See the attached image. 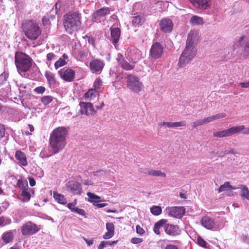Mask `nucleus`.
<instances>
[{"mask_svg": "<svg viewBox=\"0 0 249 249\" xmlns=\"http://www.w3.org/2000/svg\"><path fill=\"white\" fill-rule=\"evenodd\" d=\"M197 33L196 31H191L189 33L186 42V47L179 58L178 66L182 68L189 63L196 54L194 42L197 40Z\"/></svg>", "mask_w": 249, "mask_h": 249, "instance_id": "obj_1", "label": "nucleus"}, {"mask_svg": "<svg viewBox=\"0 0 249 249\" xmlns=\"http://www.w3.org/2000/svg\"><path fill=\"white\" fill-rule=\"evenodd\" d=\"M68 131L64 127H58L51 133L49 144L52 149L53 154H56L62 150L66 144Z\"/></svg>", "mask_w": 249, "mask_h": 249, "instance_id": "obj_2", "label": "nucleus"}, {"mask_svg": "<svg viewBox=\"0 0 249 249\" xmlns=\"http://www.w3.org/2000/svg\"><path fill=\"white\" fill-rule=\"evenodd\" d=\"M64 18L63 25L67 33L72 35L79 29L81 24L80 14L77 12L69 13Z\"/></svg>", "mask_w": 249, "mask_h": 249, "instance_id": "obj_3", "label": "nucleus"}, {"mask_svg": "<svg viewBox=\"0 0 249 249\" xmlns=\"http://www.w3.org/2000/svg\"><path fill=\"white\" fill-rule=\"evenodd\" d=\"M15 64L19 73L23 76L32 66V58L28 55L20 52H17L15 56Z\"/></svg>", "mask_w": 249, "mask_h": 249, "instance_id": "obj_4", "label": "nucleus"}, {"mask_svg": "<svg viewBox=\"0 0 249 249\" xmlns=\"http://www.w3.org/2000/svg\"><path fill=\"white\" fill-rule=\"evenodd\" d=\"M23 31L26 36L32 40H36L41 33L38 25L33 19L26 22L23 27Z\"/></svg>", "mask_w": 249, "mask_h": 249, "instance_id": "obj_5", "label": "nucleus"}, {"mask_svg": "<svg viewBox=\"0 0 249 249\" xmlns=\"http://www.w3.org/2000/svg\"><path fill=\"white\" fill-rule=\"evenodd\" d=\"M127 87L132 91L139 93L143 89V86L142 82L140 81L138 76L132 74H129L126 77Z\"/></svg>", "mask_w": 249, "mask_h": 249, "instance_id": "obj_6", "label": "nucleus"}, {"mask_svg": "<svg viewBox=\"0 0 249 249\" xmlns=\"http://www.w3.org/2000/svg\"><path fill=\"white\" fill-rule=\"evenodd\" d=\"M244 129H245L244 125L234 126L227 129L214 132L213 133V136L218 138L228 137L233 134L240 133Z\"/></svg>", "mask_w": 249, "mask_h": 249, "instance_id": "obj_7", "label": "nucleus"}, {"mask_svg": "<svg viewBox=\"0 0 249 249\" xmlns=\"http://www.w3.org/2000/svg\"><path fill=\"white\" fill-rule=\"evenodd\" d=\"M40 230L37 225L31 221H28L21 228V232L23 236L33 235Z\"/></svg>", "mask_w": 249, "mask_h": 249, "instance_id": "obj_8", "label": "nucleus"}, {"mask_svg": "<svg viewBox=\"0 0 249 249\" xmlns=\"http://www.w3.org/2000/svg\"><path fill=\"white\" fill-rule=\"evenodd\" d=\"M164 212L165 214L169 216L177 218H181L185 212V209L183 207H167Z\"/></svg>", "mask_w": 249, "mask_h": 249, "instance_id": "obj_9", "label": "nucleus"}, {"mask_svg": "<svg viewBox=\"0 0 249 249\" xmlns=\"http://www.w3.org/2000/svg\"><path fill=\"white\" fill-rule=\"evenodd\" d=\"M75 72L69 68H63L58 71V74L64 81L68 82H72L75 77Z\"/></svg>", "mask_w": 249, "mask_h": 249, "instance_id": "obj_10", "label": "nucleus"}, {"mask_svg": "<svg viewBox=\"0 0 249 249\" xmlns=\"http://www.w3.org/2000/svg\"><path fill=\"white\" fill-rule=\"evenodd\" d=\"M201 223L202 225L207 229L213 231H217L219 229L217 222H215L213 218L209 216L203 217L201 220Z\"/></svg>", "mask_w": 249, "mask_h": 249, "instance_id": "obj_11", "label": "nucleus"}, {"mask_svg": "<svg viewBox=\"0 0 249 249\" xmlns=\"http://www.w3.org/2000/svg\"><path fill=\"white\" fill-rule=\"evenodd\" d=\"M105 66L104 61L99 59H94L89 63V69L91 72L96 74H100Z\"/></svg>", "mask_w": 249, "mask_h": 249, "instance_id": "obj_12", "label": "nucleus"}, {"mask_svg": "<svg viewBox=\"0 0 249 249\" xmlns=\"http://www.w3.org/2000/svg\"><path fill=\"white\" fill-rule=\"evenodd\" d=\"M163 48L159 42L154 43L150 50V55L154 59H157L161 57L163 53Z\"/></svg>", "mask_w": 249, "mask_h": 249, "instance_id": "obj_13", "label": "nucleus"}, {"mask_svg": "<svg viewBox=\"0 0 249 249\" xmlns=\"http://www.w3.org/2000/svg\"><path fill=\"white\" fill-rule=\"evenodd\" d=\"M67 190L71 192L73 195H80L82 192L81 184L74 180L69 181L66 184Z\"/></svg>", "mask_w": 249, "mask_h": 249, "instance_id": "obj_14", "label": "nucleus"}, {"mask_svg": "<svg viewBox=\"0 0 249 249\" xmlns=\"http://www.w3.org/2000/svg\"><path fill=\"white\" fill-rule=\"evenodd\" d=\"M110 9L108 7H104L97 10L92 15L91 20L93 22H98L101 18L110 14Z\"/></svg>", "mask_w": 249, "mask_h": 249, "instance_id": "obj_15", "label": "nucleus"}, {"mask_svg": "<svg viewBox=\"0 0 249 249\" xmlns=\"http://www.w3.org/2000/svg\"><path fill=\"white\" fill-rule=\"evenodd\" d=\"M164 229L165 233L170 236H177L181 233V230L178 225L166 223L164 225Z\"/></svg>", "mask_w": 249, "mask_h": 249, "instance_id": "obj_16", "label": "nucleus"}, {"mask_svg": "<svg viewBox=\"0 0 249 249\" xmlns=\"http://www.w3.org/2000/svg\"><path fill=\"white\" fill-rule=\"evenodd\" d=\"M79 106L80 107V112L81 114L93 115L95 113L92 104L90 103L80 102Z\"/></svg>", "mask_w": 249, "mask_h": 249, "instance_id": "obj_17", "label": "nucleus"}, {"mask_svg": "<svg viewBox=\"0 0 249 249\" xmlns=\"http://www.w3.org/2000/svg\"><path fill=\"white\" fill-rule=\"evenodd\" d=\"M161 30L165 33H170L173 29V24L172 20L168 18H164L160 22Z\"/></svg>", "mask_w": 249, "mask_h": 249, "instance_id": "obj_18", "label": "nucleus"}, {"mask_svg": "<svg viewBox=\"0 0 249 249\" xmlns=\"http://www.w3.org/2000/svg\"><path fill=\"white\" fill-rule=\"evenodd\" d=\"M15 158L17 160V163L20 166H26L28 162L25 153L20 150H17L15 153Z\"/></svg>", "mask_w": 249, "mask_h": 249, "instance_id": "obj_19", "label": "nucleus"}, {"mask_svg": "<svg viewBox=\"0 0 249 249\" xmlns=\"http://www.w3.org/2000/svg\"><path fill=\"white\" fill-rule=\"evenodd\" d=\"M191 2L196 8L205 10L210 7L211 0H190Z\"/></svg>", "mask_w": 249, "mask_h": 249, "instance_id": "obj_20", "label": "nucleus"}, {"mask_svg": "<svg viewBox=\"0 0 249 249\" xmlns=\"http://www.w3.org/2000/svg\"><path fill=\"white\" fill-rule=\"evenodd\" d=\"M117 60L119 65L124 70L130 71L134 68V66L129 63L122 54L118 55Z\"/></svg>", "mask_w": 249, "mask_h": 249, "instance_id": "obj_21", "label": "nucleus"}, {"mask_svg": "<svg viewBox=\"0 0 249 249\" xmlns=\"http://www.w3.org/2000/svg\"><path fill=\"white\" fill-rule=\"evenodd\" d=\"M111 39L110 41L116 47V44L120 39L121 35L120 29L118 28H110Z\"/></svg>", "mask_w": 249, "mask_h": 249, "instance_id": "obj_22", "label": "nucleus"}, {"mask_svg": "<svg viewBox=\"0 0 249 249\" xmlns=\"http://www.w3.org/2000/svg\"><path fill=\"white\" fill-rule=\"evenodd\" d=\"M161 125L165 126L169 128H175L181 126H185L186 125V122L185 121H182L177 122H163Z\"/></svg>", "mask_w": 249, "mask_h": 249, "instance_id": "obj_23", "label": "nucleus"}, {"mask_svg": "<svg viewBox=\"0 0 249 249\" xmlns=\"http://www.w3.org/2000/svg\"><path fill=\"white\" fill-rule=\"evenodd\" d=\"M167 221L168 220L167 219H162L155 223L153 227L154 233L157 235H160V229L162 226L164 227V224H165Z\"/></svg>", "mask_w": 249, "mask_h": 249, "instance_id": "obj_24", "label": "nucleus"}, {"mask_svg": "<svg viewBox=\"0 0 249 249\" xmlns=\"http://www.w3.org/2000/svg\"><path fill=\"white\" fill-rule=\"evenodd\" d=\"M3 241L5 243L8 244L12 242L14 238L13 232L11 231H9L4 232L1 237Z\"/></svg>", "mask_w": 249, "mask_h": 249, "instance_id": "obj_25", "label": "nucleus"}, {"mask_svg": "<svg viewBox=\"0 0 249 249\" xmlns=\"http://www.w3.org/2000/svg\"><path fill=\"white\" fill-rule=\"evenodd\" d=\"M53 197L54 199L59 204L65 205L67 202L63 195L56 192H53Z\"/></svg>", "mask_w": 249, "mask_h": 249, "instance_id": "obj_26", "label": "nucleus"}, {"mask_svg": "<svg viewBox=\"0 0 249 249\" xmlns=\"http://www.w3.org/2000/svg\"><path fill=\"white\" fill-rule=\"evenodd\" d=\"M17 86L18 88L20 94L22 96H24L26 94L25 89L27 87V84H25L21 80H18L16 82Z\"/></svg>", "mask_w": 249, "mask_h": 249, "instance_id": "obj_27", "label": "nucleus"}, {"mask_svg": "<svg viewBox=\"0 0 249 249\" xmlns=\"http://www.w3.org/2000/svg\"><path fill=\"white\" fill-rule=\"evenodd\" d=\"M45 76L50 85H53L55 84V76L53 73L50 71H46Z\"/></svg>", "mask_w": 249, "mask_h": 249, "instance_id": "obj_28", "label": "nucleus"}, {"mask_svg": "<svg viewBox=\"0 0 249 249\" xmlns=\"http://www.w3.org/2000/svg\"><path fill=\"white\" fill-rule=\"evenodd\" d=\"M87 195L89 197L88 201L92 203H98L102 201L101 197L91 192H88Z\"/></svg>", "mask_w": 249, "mask_h": 249, "instance_id": "obj_29", "label": "nucleus"}, {"mask_svg": "<svg viewBox=\"0 0 249 249\" xmlns=\"http://www.w3.org/2000/svg\"><path fill=\"white\" fill-rule=\"evenodd\" d=\"M190 22L192 25H202L204 23L203 18L197 16H193L190 19Z\"/></svg>", "mask_w": 249, "mask_h": 249, "instance_id": "obj_30", "label": "nucleus"}, {"mask_svg": "<svg viewBox=\"0 0 249 249\" xmlns=\"http://www.w3.org/2000/svg\"><path fill=\"white\" fill-rule=\"evenodd\" d=\"M143 21V18L140 15L135 16L132 18V23L134 26L140 25Z\"/></svg>", "mask_w": 249, "mask_h": 249, "instance_id": "obj_31", "label": "nucleus"}, {"mask_svg": "<svg viewBox=\"0 0 249 249\" xmlns=\"http://www.w3.org/2000/svg\"><path fill=\"white\" fill-rule=\"evenodd\" d=\"M96 89H89L84 95L85 99L88 100H91L94 99L96 96Z\"/></svg>", "mask_w": 249, "mask_h": 249, "instance_id": "obj_32", "label": "nucleus"}, {"mask_svg": "<svg viewBox=\"0 0 249 249\" xmlns=\"http://www.w3.org/2000/svg\"><path fill=\"white\" fill-rule=\"evenodd\" d=\"M231 189H234V188L230 185L229 182H226L219 188L218 192L220 193L226 190H230Z\"/></svg>", "mask_w": 249, "mask_h": 249, "instance_id": "obj_33", "label": "nucleus"}, {"mask_svg": "<svg viewBox=\"0 0 249 249\" xmlns=\"http://www.w3.org/2000/svg\"><path fill=\"white\" fill-rule=\"evenodd\" d=\"M31 199V195L26 190H23L21 194V200L24 202H28Z\"/></svg>", "mask_w": 249, "mask_h": 249, "instance_id": "obj_34", "label": "nucleus"}, {"mask_svg": "<svg viewBox=\"0 0 249 249\" xmlns=\"http://www.w3.org/2000/svg\"><path fill=\"white\" fill-rule=\"evenodd\" d=\"M149 176L154 177H161L163 178L166 177L165 173L162 172L160 170H154L153 169L150 170Z\"/></svg>", "mask_w": 249, "mask_h": 249, "instance_id": "obj_35", "label": "nucleus"}, {"mask_svg": "<svg viewBox=\"0 0 249 249\" xmlns=\"http://www.w3.org/2000/svg\"><path fill=\"white\" fill-rule=\"evenodd\" d=\"M197 244L200 247L205 249L208 248L209 245L201 237L198 236L196 239Z\"/></svg>", "mask_w": 249, "mask_h": 249, "instance_id": "obj_36", "label": "nucleus"}, {"mask_svg": "<svg viewBox=\"0 0 249 249\" xmlns=\"http://www.w3.org/2000/svg\"><path fill=\"white\" fill-rule=\"evenodd\" d=\"M150 211L153 215L157 216L161 213L162 210L160 207L154 206L151 208Z\"/></svg>", "mask_w": 249, "mask_h": 249, "instance_id": "obj_37", "label": "nucleus"}, {"mask_svg": "<svg viewBox=\"0 0 249 249\" xmlns=\"http://www.w3.org/2000/svg\"><path fill=\"white\" fill-rule=\"evenodd\" d=\"M17 186L21 190H26L28 187V183L27 180H23L19 179L17 182Z\"/></svg>", "mask_w": 249, "mask_h": 249, "instance_id": "obj_38", "label": "nucleus"}, {"mask_svg": "<svg viewBox=\"0 0 249 249\" xmlns=\"http://www.w3.org/2000/svg\"><path fill=\"white\" fill-rule=\"evenodd\" d=\"M9 76V73L8 71H4L3 72H2L0 75V86L3 85L6 81L8 77Z\"/></svg>", "mask_w": 249, "mask_h": 249, "instance_id": "obj_39", "label": "nucleus"}, {"mask_svg": "<svg viewBox=\"0 0 249 249\" xmlns=\"http://www.w3.org/2000/svg\"><path fill=\"white\" fill-rule=\"evenodd\" d=\"M66 61L63 59L62 57L59 58V59L54 63V68L56 70L58 69L59 68L61 67H63L66 65Z\"/></svg>", "mask_w": 249, "mask_h": 249, "instance_id": "obj_40", "label": "nucleus"}, {"mask_svg": "<svg viewBox=\"0 0 249 249\" xmlns=\"http://www.w3.org/2000/svg\"><path fill=\"white\" fill-rule=\"evenodd\" d=\"M53 101V97L51 96H44L41 98V101L44 105L46 106L51 103Z\"/></svg>", "mask_w": 249, "mask_h": 249, "instance_id": "obj_41", "label": "nucleus"}, {"mask_svg": "<svg viewBox=\"0 0 249 249\" xmlns=\"http://www.w3.org/2000/svg\"><path fill=\"white\" fill-rule=\"evenodd\" d=\"M241 196L248 200H249V190L245 186L241 188Z\"/></svg>", "mask_w": 249, "mask_h": 249, "instance_id": "obj_42", "label": "nucleus"}, {"mask_svg": "<svg viewBox=\"0 0 249 249\" xmlns=\"http://www.w3.org/2000/svg\"><path fill=\"white\" fill-rule=\"evenodd\" d=\"M243 55L246 58L249 56V40L246 43L244 47Z\"/></svg>", "mask_w": 249, "mask_h": 249, "instance_id": "obj_43", "label": "nucleus"}, {"mask_svg": "<svg viewBox=\"0 0 249 249\" xmlns=\"http://www.w3.org/2000/svg\"><path fill=\"white\" fill-rule=\"evenodd\" d=\"M102 85V82L101 79L97 78L95 80L93 84V87L95 89L98 90L100 89Z\"/></svg>", "mask_w": 249, "mask_h": 249, "instance_id": "obj_44", "label": "nucleus"}, {"mask_svg": "<svg viewBox=\"0 0 249 249\" xmlns=\"http://www.w3.org/2000/svg\"><path fill=\"white\" fill-rule=\"evenodd\" d=\"M204 124V122L203 121V119L202 120H197L195 121V122H193L191 124V126L193 128H195L197 127L198 126L203 125Z\"/></svg>", "mask_w": 249, "mask_h": 249, "instance_id": "obj_45", "label": "nucleus"}, {"mask_svg": "<svg viewBox=\"0 0 249 249\" xmlns=\"http://www.w3.org/2000/svg\"><path fill=\"white\" fill-rule=\"evenodd\" d=\"M106 227L107 231L114 232V225L112 223H107Z\"/></svg>", "mask_w": 249, "mask_h": 249, "instance_id": "obj_46", "label": "nucleus"}, {"mask_svg": "<svg viewBox=\"0 0 249 249\" xmlns=\"http://www.w3.org/2000/svg\"><path fill=\"white\" fill-rule=\"evenodd\" d=\"M226 116V114L225 113L223 112V113H218V114H217L216 115L213 116V120L214 121L215 120L223 118L225 117Z\"/></svg>", "mask_w": 249, "mask_h": 249, "instance_id": "obj_47", "label": "nucleus"}, {"mask_svg": "<svg viewBox=\"0 0 249 249\" xmlns=\"http://www.w3.org/2000/svg\"><path fill=\"white\" fill-rule=\"evenodd\" d=\"M34 90L38 94H43L45 91V88L44 87L39 86L35 88Z\"/></svg>", "mask_w": 249, "mask_h": 249, "instance_id": "obj_48", "label": "nucleus"}, {"mask_svg": "<svg viewBox=\"0 0 249 249\" xmlns=\"http://www.w3.org/2000/svg\"><path fill=\"white\" fill-rule=\"evenodd\" d=\"M151 169L147 168H140L138 171L141 173H143L149 175Z\"/></svg>", "mask_w": 249, "mask_h": 249, "instance_id": "obj_49", "label": "nucleus"}, {"mask_svg": "<svg viewBox=\"0 0 249 249\" xmlns=\"http://www.w3.org/2000/svg\"><path fill=\"white\" fill-rule=\"evenodd\" d=\"M143 239L141 238L133 237L131 239V242L134 244H137L142 242Z\"/></svg>", "mask_w": 249, "mask_h": 249, "instance_id": "obj_50", "label": "nucleus"}, {"mask_svg": "<svg viewBox=\"0 0 249 249\" xmlns=\"http://www.w3.org/2000/svg\"><path fill=\"white\" fill-rule=\"evenodd\" d=\"M5 128L4 125L0 124V139L3 138L5 136Z\"/></svg>", "mask_w": 249, "mask_h": 249, "instance_id": "obj_51", "label": "nucleus"}, {"mask_svg": "<svg viewBox=\"0 0 249 249\" xmlns=\"http://www.w3.org/2000/svg\"><path fill=\"white\" fill-rule=\"evenodd\" d=\"M136 232L140 234V235H143L144 232H145V231L143 229V228H142L140 225H138L136 226Z\"/></svg>", "mask_w": 249, "mask_h": 249, "instance_id": "obj_52", "label": "nucleus"}, {"mask_svg": "<svg viewBox=\"0 0 249 249\" xmlns=\"http://www.w3.org/2000/svg\"><path fill=\"white\" fill-rule=\"evenodd\" d=\"M114 234V232L107 231L104 235L103 238L105 239H108L111 238Z\"/></svg>", "mask_w": 249, "mask_h": 249, "instance_id": "obj_53", "label": "nucleus"}, {"mask_svg": "<svg viewBox=\"0 0 249 249\" xmlns=\"http://www.w3.org/2000/svg\"><path fill=\"white\" fill-rule=\"evenodd\" d=\"M73 212L77 213L81 215L85 216V211L83 209L76 207L75 210H74Z\"/></svg>", "mask_w": 249, "mask_h": 249, "instance_id": "obj_54", "label": "nucleus"}, {"mask_svg": "<svg viewBox=\"0 0 249 249\" xmlns=\"http://www.w3.org/2000/svg\"><path fill=\"white\" fill-rule=\"evenodd\" d=\"M204 124H208L209 123L214 121L213 120V116L207 117L203 119Z\"/></svg>", "mask_w": 249, "mask_h": 249, "instance_id": "obj_55", "label": "nucleus"}, {"mask_svg": "<svg viewBox=\"0 0 249 249\" xmlns=\"http://www.w3.org/2000/svg\"><path fill=\"white\" fill-rule=\"evenodd\" d=\"M100 244L103 246V247L104 248L107 247V246H112L111 242L110 241H103L101 242Z\"/></svg>", "mask_w": 249, "mask_h": 249, "instance_id": "obj_56", "label": "nucleus"}, {"mask_svg": "<svg viewBox=\"0 0 249 249\" xmlns=\"http://www.w3.org/2000/svg\"><path fill=\"white\" fill-rule=\"evenodd\" d=\"M55 57V55L53 53H50L47 55V59L49 61L53 60Z\"/></svg>", "mask_w": 249, "mask_h": 249, "instance_id": "obj_57", "label": "nucleus"}, {"mask_svg": "<svg viewBox=\"0 0 249 249\" xmlns=\"http://www.w3.org/2000/svg\"><path fill=\"white\" fill-rule=\"evenodd\" d=\"M75 203H69L67 205L68 208L71 210L72 212H74V210L76 208L75 207Z\"/></svg>", "mask_w": 249, "mask_h": 249, "instance_id": "obj_58", "label": "nucleus"}, {"mask_svg": "<svg viewBox=\"0 0 249 249\" xmlns=\"http://www.w3.org/2000/svg\"><path fill=\"white\" fill-rule=\"evenodd\" d=\"M84 239V240L86 242V243L87 244V245L88 246H91V245H92L93 244V239L92 238V239H87L85 237H84L83 238Z\"/></svg>", "mask_w": 249, "mask_h": 249, "instance_id": "obj_59", "label": "nucleus"}, {"mask_svg": "<svg viewBox=\"0 0 249 249\" xmlns=\"http://www.w3.org/2000/svg\"><path fill=\"white\" fill-rule=\"evenodd\" d=\"M239 86L243 88H249V81L246 82H242L239 84Z\"/></svg>", "mask_w": 249, "mask_h": 249, "instance_id": "obj_60", "label": "nucleus"}, {"mask_svg": "<svg viewBox=\"0 0 249 249\" xmlns=\"http://www.w3.org/2000/svg\"><path fill=\"white\" fill-rule=\"evenodd\" d=\"M164 249H178V248L176 245L170 244V245H167L165 247Z\"/></svg>", "mask_w": 249, "mask_h": 249, "instance_id": "obj_61", "label": "nucleus"}, {"mask_svg": "<svg viewBox=\"0 0 249 249\" xmlns=\"http://www.w3.org/2000/svg\"><path fill=\"white\" fill-rule=\"evenodd\" d=\"M216 155L218 157H223L226 155L225 150L224 151L216 152Z\"/></svg>", "mask_w": 249, "mask_h": 249, "instance_id": "obj_62", "label": "nucleus"}, {"mask_svg": "<svg viewBox=\"0 0 249 249\" xmlns=\"http://www.w3.org/2000/svg\"><path fill=\"white\" fill-rule=\"evenodd\" d=\"M29 181L30 185L31 187H33L36 185V181L34 178H29Z\"/></svg>", "mask_w": 249, "mask_h": 249, "instance_id": "obj_63", "label": "nucleus"}, {"mask_svg": "<svg viewBox=\"0 0 249 249\" xmlns=\"http://www.w3.org/2000/svg\"><path fill=\"white\" fill-rule=\"evenodd\" d=\"M242 241L247 244H249V237L246 235H243L242 237Z\"/></svg>", "mask_w": 249, "mask_h": 249, "instance_id": "obj_64", "label": "nucleus"}]
</instances>
